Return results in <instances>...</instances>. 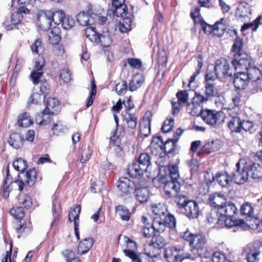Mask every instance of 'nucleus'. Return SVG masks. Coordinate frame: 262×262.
I'll list each match as a JSON object with an SVG mask.
<instances>
[{
    "label": "nucleus",
    "mask_w": 262,
    "mask_h": 262,
    "mask_svg": "<svg viewBox=\"0 0 262 262\" xmlns=\"http://www.w3.org/2000/svg\"><path fill=\"white\" fill-rule=\"evenodd\" d=\"M184 199L181 204V213H183L189 219L197 217L199 213V207L197 203L192 200L185 199V196L181 195V199Z\"/></svg>",
    "instance_id": "obj_6"
},
{
    "label": "nucleus",
    "mask_w": 262,
    "mask_h": 262,
    "mask_svg": "<svg viewBox=\"0 0 262 262\" xmlns=\"http://www.w3.org/2000/svg\"><path fill=\"white\" fill-rule=\"evenodd\" d=\"M214 70L215 75L218 78L230 76L232 75L229 63L224 58L217 59L216 61Z\"/></svg>",
    "instance_id": "obj_9"
},
{
    "label": "nucleus",
    "mask_w": 262,
    "mask_h": 262,
    "mask_svg": "<svg viewBox=\"0 0 262 262\" xmlns=\"http://www.w3.org/2000/svg\"><path fill=\"white\" fill-rule=\"evenodd\" d=\"M212 259L213 262H226L227 260L225 255L219 252H214Z\"/></svg>",
    "instance_id": "obj_64"
},
{
    "label": "nucleus",
    "mask_w": 262,
    "mask_h": 262,
    "mask_svg": "<svg viewBox=\"0 0 262 262\" xmlns=\"http://www.w3.org/2000/svg\"><path fill=\"white\" fill-rule=\"evenodd\" d=\"M17 123L20 126L27 127L33 123V121L30 115L25 113L19 117Z\"/></svg>",
    "instance_id": "obj_42"
},
{
    "label": "nucleus",
    "mask_w": 262,
    "mask_h": 262,
    "mask_svg": "<svg viewBox=\"0 0 262 262\" xmlns=\"http://www.w3.org/2000/svg\"><path fill=\"white\" fill-rule=\"evenodd\" d=\"M132 21L130 18L126 17L123 19L118 25V28L121 32L126 33L132 29Z\"/></svg>",
    "instance_id": "obj_45"
},
{
    "label": "nucleus",
    "mask_w": 262,
    "mask_h": 262,
    "mask_svg": "<svg viewBox=\"0 0 262 262\" xmlns=\"http://www.w3.org/2000/svg\"><path fill=\"white\" fill-rule=\"evenodd\" d=\"M94 244V240L91 237L85 238L80 241L79 243L77 252L80 255H83L87 253L90 248H92Z\"/></svg>",
    "instance_id": "obj_29"
},
{
    "label": "nucleus",
    "mask_w": 262,
    "mask_h": 262,
    "mask_svg": "<svg viewBox=\"0 0 262 262\" xmlns=\"http://www.w3.org/2000/svg\"><path fill=\"white\" fill-rule=\"evenodd\" d=\"M51 11L47 10L41 12L37 15V24L38 27L43 31H46L50 29L52 20L51 18Z\"/></svg>",
    "instance_id": "obj_15"
},
{
    "label": "nucleus",
    "mask_w": 262,
    "mask_h": 262,
    "mask_svg": "<svg viewBox=\"0 0 262 262\" xmlns=\"http://www.w3.org/2000/svg\"><path fill=\"white\" fill-rule=\"evenodd\" d=\"M60 29L54 27L50 32L49 34V40L51 43L53 45L57 44L61 39V36L59 34Z\"/></svg>",
    "instance_id": "obj_44"
},
{
    "label": "nucleus",
    "mask_w": 262,
    "mask_h": 262,
    "mask_svg": "<svg viewBox=\"0 0 262 262\" xmlns=\"http://www.w3.org/2000/svg\"><path fill=\"white\" fill-rule=\"evenodd\" d=\"M144 251L145 254L151 258L158 257L161 251L160 249L150 242L145 245Z\"/></svg>",
    "instance_id": "obj_37"
},
{
    "label": "nucleus",
    "mask_w": 262,
    "mask_h": 262,
    "mask_svg": "<svg viewBox=\"0 0 262 262\" xmlns=\"http://www.w3.org/2000/svg\"><path fill=\"white\" fill-rule=\"evenodd\" d=\"M225 20L222 18L220 21H217L213 26H210L205 23L202 24V27L203 31L206 34L213 33L214 35L218 36H222L225 30Z\"/></svg>",
    "instance_id": "obj_10"
},
{
    "label": "nucleus",
    "mask_w": 262,
    "mask_h": 262,
    "mask_svg": "<svg viewBox=\"0 0 262 262\" xmlns=\"http://www.w3.org/2000/svg\"><path fill=\"white\" fill-rule=\"evenodd\" d=\"M19 203L22 204L26 208H29L32 205L31 198L26 195L19 196Z\"/></svg>",
    "instance_id": "obj_62"
},
{
    "label": "nucleus",
    "mask_w": 262,
    "mask_h": 262,
    "mask_svg": "<svg viewBox=\"0 0 262 262\" xmlns=\"http://www.w3.org/2000/svg\"><path fill=\"white\" fill-rule=\"evenodd\" d=\"M65 16L64 13L62 10H58L54 12L51 11V15L50 16L52 22L53 21L57 25L61 24Z\"/></svg>",
    "instance_id": "obj_46"
},
{
    "label": "nucleus",
    "mask_w": 262,
    "mask_h": 262,
    "mask_svg": "<svg viewBox=\"0 0 262 262\" xmlns=\"http://www.w3.org/2000/svg\"><path fill=\"white\" fill-rule=\"evenodd\" d=\"M147 170L137 163L132 164L127 168V173L131 177L139 179Z\"/></svg>",
    "instance_id": "obj_25"
},
{
    "label": "nucleus",
    "mask_w": 262,
    "mask_h": 262,
    "mask_svg": "<svg viewBox=\"0 0 262 262\" xmlns=\"http://www.w3.org/2000/svg\"><path fill=\"white\" fill-rule=\"evenodd\" d=\"M119 136L117 135L116 130L114 135L110 138V142L111 144H114L116 146L115 150L117 155L121 156L122 154V149L120 147L121 140Z\"/></svg>",
    "instance_id": "obj_39"
},
{
    "label": "nucleus",
    "mask_w": 262,
    "mask_h": 262,
    "mask_svg": "<svg viewBox=\"0 0 262 262\" xmlns=\"http://www.w3.org/2000/svg\"><path fill=\"white\" fill-rule=\"evenodd\" d=\"M237 211V209L233 203L230 202L225 204L223 207L218 208L217 224L221 225L224 224L229 228L233 226L246 227L247 224L244 221L234 219Z\"/></svg>",
    "instance_id": "obj_1"
},
{
    "label": "nucleus",
    "mask_w": 262,
    "mask_h": 262,
    "mask_svg": "<svg viewBox=\"0 0 262 262\" xmlns=\"http://www.w3.org/2000/svg\"><path fill=\"white\" fill-rule=\"evenodd\" d=\"M80 211L81 207L80 205H77L71 209L69 214V220L72 222V220L74 219L79 220Z\"/></svg>",
    "instance_id": "obj_59"
},
{
    "label": "nucleus",
    "mask_w": 262,
    "mask_h": 262,
    "mask_svg": "<svg viewBox=\"0 0 262 262\" xmlns=\"http://www.w3.org/2000/svg\"><path fill=\"white\" fill-rule=\"evenodd\" d=\"M127 83L125 81L122 80L121 82L116 85L115 90L117 94L119 95L124 94L127 91Z\"/></svg>",
    "instance_id": "obj_60"
},
{
    "label": "nucleus",
    "mask_w": 262,
    "mask_h": 262,
    "mask_svg": "<svg viewBox=\"0 0 262 262\" xmlns=\"http://www.w3.org/2000/svg\"><path fill=\"white\" fill-rule=\"evenodd\" d=\"M235 108V111L230 109L229 112H228V114L231 117V119L228 123V126L231 132L239 133L241 130L242 120L241 119L238 113L239 108Z\"/></svg>",
    "instance_id": "obj_13"
},
{
    "label": "nucleus",
    "mask_w": 262,
    "mask_h": 262,
    "mask_svg": "<svg viewBox=\"0 0 262 262\" xmlns=\"http://www.w3.org/2000/svg\"><path fill=\"white\" fill-rule=\"evenodd\" d=\"M248 73H247L249 77V79L251 80L253 82V85H256V84L259 85L260 87L262 84V67L260 69L257 68L256 67H250L248 68Z\"/></svg>",
    "instance_id": "obj_20"
},
{
    "label": "nucleus",
    "mask_w": 262,
    "mask_h": 262,
    "mask_svg": "<svg viewBox=\"0 0 262 262\" xmlns=\"http://www.w3.org/2000/svg\"><path fill=\"white\" fill-rule=\"evenodd\" d=\"M23 140L19 134L14 133L10 135L8 143L11 146L18 149L22 146Z\"/></svg>",
    "instance_id": "obj_36"
},
{
    "label": "nucleus",
    "mask_w": 262,
    "mask_h": 262,
    "mask_svg": "<svg viewBox=\"0 0 262 262\" xmlns=\"http://www.w3.org/2000/svg\"><path fill=\"white\" fill-rule=\"evenodd\" d=\"M247 171L249 173V177L252 179H259L262 178V167L258 163H246Z\"/></svg>",
    "instance_id": "obj_24"
},
{
    "label": "nucleus",
    "mask_w": 262,
    "mask_h": 262,
    "mask_svg": "<svg viewBox=\"0 0 262 262\" xmlns=\"http://www.w3.org/2000/svg\"><path fill=\"white\" fill-rule=\"evenodd\" d=\"M13 166L16 170L21 172H24L28 167L27 162L21 158H18L14 161Z\"/></svg>",
    "instance_id": "obj_49"
},
{
    "label": "nucleus",
    "mask_w": 262,
    "mask_h": 262,
    "mask_svg": "<svg viewBox=\"0 0 262 262\" xmlns=\"http://www.w3.org/2000/svg\"><path fill=\"white\" fill-rule=\"evenodd\" d=\"M205 96L202 95L204 102L215 97L217 95V90L214 88L211 83H206L204 90H203Z\"/></svg>",
    "instance_id": "obj_28"
},
{
    "label": "nucleus",
    "mask_w": 262,
    "mask_h": 262,
    "mask_svg": "<svg viewBox=\"0 0 262 262\" xmlns=\"http://www.w3.org/2000/svg\"><path fill=\"white\" fill-rule=\"evenodd\" d=\"M10 212L17 220L21 219L25 215L23 208L21 207H13L10 210Z\"/></svg>",
    "instance_id": "obj_55"
},
{
    "label": "nucleus",
    "mask_w": 262,
    "mask_h": 262,
    "mask_svg": "<svg viewBox=\"0 0 262 262\" xmlns=\"http://www.w3.org/2000/svg\"><path fill=\"white\" fill-rule=\"evenodd\" d=\"M260 19L261 17L258 16L253 23L244 24L241 28V31L243 32L251 28L253 31H255L258 28Z\"/></svg>",
    "instance_id": "obj_53"
},
{
    "label": "nucleus",
    "mask_w": 262,
    "mask_h": 262,
    "mask_svg": "<svg viewBox=\"0 0 262 262\" xmlns=\"http://www.w3.org/2000/svg\"><path fill=\"white\" fill-rule=\"evenodd\" d=\"M134 194L136 199L140 203L146 202L149 198V193L146 187L135 188Z\"/></svg>",
    "instance_id": "obj_27"
},
{
    "label": "nucleus",
    "mask_w": 262,
    "mask_h": 262,
    "mask_svg": "<svg viewBox=\"0 0 262 262\" xmlns=\"http://www.w3.org/2000/svg\"><path fill=\"white\" fill-rule=\"evenodd\" d=\"M36 171L34 168L28 170L26 173V183L31 186L33 185L36 178Z\"/></svg>",
    "instance_id": "obj_52"
},
{
    "label": "nucleus",
    "mask_w": 262,
    "mask_h": 262,
    "mask_svg": "<svg viewBox=\"0 0 262 262\" xmlns=\"http://www.w3.org/2000/svg\"><path fill=\"white\" fill-rule=\"evenodd\" d=\"M123 253L125 256L132 259V262H142L137 254L133 251L125 249Z\"/></svg>",
    "instance_id": "obj_63"
},
{
    "label": "nucleus",
    "mask_w": 262,
    "mask_h": 262,
    "mask_svg": "<svg viewBox=\"0 0 262 262\" xmlns=\"http://www.w3.org/2000/svg\"><path fill=\"white\" fill-rule=\"evenodd\" d=\"M45 66V59L42 57H39L38 60L35 62L34 66V69L31 72L30 77L35 85L38 84L40 81L39 80L43 76V72L41 71L43 67Z\"/></svg>",
    "instance_id": "obj_14"
},
{
    "label": "nucleus",
    "mask_w": 262,
    "mask_h": 262,
    "mask_svg": "<svg viewBox=\"0 0 262 262\" xmlns=\"http://www.w3.org/2000/svg\"><path fill=\"white\" fill-rule=\"evenodd\" d=\"M183 238L189 242L200 257L207 258L210 256L207 247V238L204 235L194 234L187 230L184 232Z\"/></svg>",
    "instance_id": "obj_2"
},
{
    "label": "nucleus",
    "mask_w": 262,
    "mask_h": 262,
    "mask_svg": "<svg viewBox=\"0 0 262 262\" xmlns=\"http://www.w3.org/2000/svg\"><path fill=\"white\" fill-rule=\"evenodd\" d=\"M243 48V40L239 37H237L235 42L232 46V51L234 54H240L244 53L242 49Z\"/></svg>",
    "instance_id": "obj_57"
},
{
    "label": "nucleus",
    "mask_w": 262,
    "mask_h": 262,
    "mask_svg": "<svg viewBox=\"0 0 262 262\" xmlns=\"http://www.w3.org/2000/svg\"><path fill=\"white\" fill-rule=\"evenodd\" d=\"M180 136V128L177 129L172 139H168L162 145H159L161 149L166 154H170L175 149L176 144L178 142Z\"/></svg>",
    "instance_id": "obj_18"
},
{
    "label": "nucleus",
    "mask_w": 262,
    "mask_h": 262,
    "mask_svg": "<svg viewBox=\"0 0 262 262\" xmlns=\"http://www.w3.org/2000/svg\"><path fill=\"white\" fill-rule=\"evenodd\" d=\"M157 62L159 66L165 67L167 64L166 54L164 51H161L158 53Z\"/></svg>",
    "instance_id": "obj_61"
},
{
    "label": "nucleus",
    "mask_w": 262,
    "mask_h": 262,
    "mask_svg": "<svg viewBox=\"0 0 262 262\" xmlns=\"http://www.w3.org/2000/svg\"><path fill=\"white\" fill-rule=\"evenodd\" d=\"M223 115L222 112L209 109H205L201 112V117L207 124L213 126L220 123Z\"/></svg>",
    "instance_id": "obj_8"
},
{
    "label": "nucleus",
    "mask_w": 262,
    "mask_h": 262,
    "mask_svg": "<svg viewBox=\"0 0 262 262\" xmlns=\"http://www.w3.org/2000/svg\"><path fill=\"white\" fill-rule=\"evenodd\" d=\"M46 107L45 109V113L50 112V113L55 114L59 112L60 105L59 101L54 98H49L46 102Z\"/></svg>",
    "instance_id": "obj_30"
},
{
    "label": "nucleus",
    "mask_w": 262,
    "mask_h": 262,
    "mask_svg": "<svg viewBox=\"0 0 262 262\" xmlns=\"http://www.w3.org/2000/svg\"><path fill=\"white\" fill-rule=\"evenodd\" d=\"M236 168L235 171L233 173L232 180L237 184L245 183L249 177L245 160L240 159L236 164Z\"/></svg>",
    "instance_id": "obj_5"
},
{
    "label": "nucleus",
    "mask_w": 262,
    "mask_h": 262,
    "mask_svg": "<svg viewBox=\"0 0 262 262\" xmlns=\"http://www.w3.org/2000/svg\"><path fill=\"white\" fill-rule=\"evenodd\" d=\"M45 97L42 94L38 93V87H34L33 93L29 99V102L33 104H38L44 100Z\"/></svg>",
    "instance_id": "obj_41"
},
{
    "label": "nucleus",
    "mask_w": 262,
    "mask_h": 262,
    "mask_svg": "<svg viewBox=\"0 0 262 262\" xmlns=\"http://www.w3.org/2000/svg\"><path fill=\"white\" fill-rule=\"evenodd\" d=\"M247 262H258L259 259L260 251L254 244L247 245L244 249Z\"/></svg>",
    "instance_id": "obj_17"
},
{
    "label": "nucleus",
    "mask_w": 262,
    "mask_h": 262,
    "mask_svg": "<svg viewBox=\"0 0 262 262\" xmlns=\"http://www.w3.org/2000/svg\"><path fill=\"white\" fill-rule=\"evenodd\" d=\"M31 50L33 52H35L38 55L43 53L44 50L41 39H37L35 40L33 44L31 46Z\"/></svg>",
    "instance_id": "obj_54"
},
{
    "label": "nucleus",
    "mask_w": 262,
    "mask_h": 262,
    "mask_svg": "<svg viewBox=\"0 0 262 262\" xmlns=\"http://www.w3.org/2000/svg\"><path fill=\"white\" fill-rule=\"evenodd\" d=\"M201 94L195 93L191 103L186 105L187 112L193 116H201V112L203 110L202 104L204 103Z\"/></svg>",
    "instance_id": "obj_7"
},
{
    "label": "nucleus",
    "mask_w": 262,
    "mask_h": 262,
    "mask_svg": "<svg viewBox=\"0 0 262 262\" xmlns=\"http://www.w3.org/2000/svg\"><path fill=\"white\" fill-rule=\"evenodd\" d=\"M176 224V219L172 215L165 214L161 217L156 216L153 220V227L157 232H163L165 231L166 227L170 228L175 227Z\"/></svg>",
    "instance_id": "obj_4"
},
{
    "label": "nucleus",
    "mask_w": 262,
    "mask_h": 262,
    "mask_svg": "<svg viewBox=\"0 0 262 262\" xmlns=\"http://www.w3.org/2000/svg\"><path fill=\"white\" fill-rule=\"evenodd\" d=\"M151 119L148 116H144L140 124V133L145 137H147L150 133Z\"/></svg>",
    "instance_id": "obj_32"
},
{
    "label": "nucleus",
    "mask_w": 262,
    "mask_h": 262,
    "mask_svg": "<svg viewBox=\"0 0 262 262\" xmlns=\"http://www.w3.org/2000/svg\"><path fill=\"white\" fill-rule=\"evenodd\" d=\"M144 82V77L142 74H135L130 80L129 90L131 92L136 91L140 88Z\"/></svg>",
    "instance_id": "obj_26"
},
{
    "label": "nucleus",
    "mask_w": 262,
    "mask_h": 262,
    "mask_svg": "<svg viewBox=\"0 0 262 262\" xmlns=\"http://www.w3.org/2000/svg\"><path fill=\"white\" fill-rule=\"evenodd\" d=\"M241 212L243 215L252 217L254 215V208L249 203H245L241 207Z\"/></svg>",
    "instance_id": "obj_48"
},
{
    "label": "nucleus",
    "mask_w": 262,
    "mask_h": 262,
    "mask_svg": "<svg viewBox=\"0 0 262 262\" xmlns=\"http://www.w3.org/2000/svg\"><path fill=\"white\" fill-rule=\"evenodd\" d=\"M252 14L251 6L245 2L240 3L236 9L235 16L241 21L248 20Z\"/></svg>",
    "instance_id": "obj_12"
},
{
    "label": "nucleus",
    "mask_w": 262,
    "mask_h": 262,
    "mask_svg": "<svg viewBox=\"0 0 262 262\" xmlns=\"http://www.w3.org/2000/svg\"><path fill=\"white\" fill-rule=\"evenodd\" d=\"M215 179L219 185L222 187L229 186L232 180V178L226 172L217 173Z\"/></svg>",
    "instance_id": "obj_35"
},
{
    "label": "nucleus",
    "mask_w": 262,
    "mask_h": 262,
    "mask_svg": "<svg viewBox=\"0 0 262 262\" xmlns=\"http://www.w3.org/2000/svg\"><path fill=\"white\" fill-rule=\"evenodd\" d=\"M136 163L147 170L150 165V157L147 153H142L138 157Z\"/></svg>",
    "instance_id": "obj_40"
},
{
    "label": "nucleus",
    "mask_w": 262,
    "mask_h": 262,
    "mask_svg": "<svg viewBox=\"0 0 262 262\" xmlns=\"http://www.w3.org/2000/svg\"><path fill=\"white\" fill-rule=\"evenodd\" d=\"M116 213L123 221H128L130 219V213L129 210L123 205H118L116 207Z\"/></svg>",
    "instance_id": "obj_38"
},
{
    "label": "nucleus",
    "mask_w": 262,
    "mask_h": 262,
    "mask_svg": "<svg viewBox=\"0 0 262 262\" xmlns=\"http://www.w3.org/2000/svg\"><path fill=\"white\" fill-rule=\"evenodd\" d=\"M152 212L156 216H161V217L167 212V209L165 206L161 203L153 205L152 206Z\"/></svg>",
    "instance_id": "obj_51"
},
{
    "label": "nucleus",
    "mask_w": 262,
    "mask_h": 262,
    "mask_svg": "<svg viewBox=\"0 0 262 262\" xmlns=\"http://www.w3.org/2000/svg\"><path fill=\"white\" fill-rule=\"evenodd\" d=\"M75 25V21L73 18L68 15L64 17L61 25L62 28L66 30H69L72 28Z\"/></svg>",
    "instance_id": "obj_56"
},
{
    "label": "nucleus",
    "mask_w": 262,
    "mask_h": 262,
    "mask_svg": "<svg viewBox=\"0 0 262 262\" xmlns=\"http://www.w3.org/2000/svg\"><path fill=\"white\" fill-rule=\"evenodd\" d=\"M53 114L50 113V112H47L45 113V110L41 113V115H39L36 118V122L37 123L42 124H48L51 119V115Z\"/></svg>",
    "instance_id": "obj_43"
},
{
    "label": "nucleus",
    "mask_w": 262,
    "mask_h": 262,
    "mask_svg": "<svg viewBox=\"0 0 262 262\" xmlns=\"http://www.w3.org/2000/svg\"><path fill=\"white\" fill-rule=\"evenodd\" d=\"M210 202L213 207H217V209L223 207L226 204V198L222 193H215L210 196Z\"/></svg>",
    "instance_id": "obj_31"
},
{
    "label": "nucleus",
    "mask_w": 262,
    "mask_h": 262,
    "mask_svg": "<svg viewBox=\"0 0 262 262\" xmlns=\"http://www.w3.org/2000/svg\"><path fill=\"white\" fill-rule=\"evenodd\" d=\"M249 82V77L247 73L238 72L235 74L233 84L236 89H245Z\"/></svg>",
    "instance_id": "obj_21"
},
{
    "label": "nucleus",
    "mask_w": 262,
    "mask_h": 262,
    "mask_svg": "<svg viewBox=\"0 0 262 262\" xmlns=\"http://www.w3.org/2000/svg\"><path fill=\"white\" fill-rule=\"evenodd\" d=\"M95 41L100 42L104 47H108L112 43V39L110 37L109 33L107 32H103L101 34H97L96 37L95 38Z\"/></svg>",
    "instance_id": "obj_34"
},
{
    "label": "nucleus",
    "mask_w": 262,
    "mask_h": 262,
    "mask_svg": "<svg viewBox=\"0 0 262 262\" xmlns=\"http://www.w3.org/2000/svg\"><path fill=\"white\" fill-rule=\"evenodd\" d=\"M92 14L91 9H89L86 13L84 11L79 13L76 18L77 22L82 26L92 25L94 22V19L92 17Z\"/></svg>",
    "instance_id": "obj_23"
},
{
    "label": "nucleus",
    "mask_w": 262,
    "mask_h": 262,
    "mask_svg": "<svg viewBox=\"0 0 262 262\" xmlns=\"http://www.w3.org/2000/svg\"><path fill=\"white\" fill-rule=\"evenodd\" d=\"M176 96L177 98V101H176V99H173L171 103L172 105V114L174 116L177 115L180 112V91H179L177 94Z\"/></svg>",
    "instance_id": "obj_50"
},
{
    "label": "nucleus",
    "mask_w": 262,
    "mask_h": 262,
    "mask_svg": "<svg viewBox=\"0 0 262 262\" xmlns=\"http://www.w3.org/2000/svg\"><path fill=\"white\" fill-rule=\"evenodd\" d=\"M174 120L172 118H167L164 122L162 126V130L164 133H168L170 132L174 126Z\"/></svg>",
    "instance_id": "obj_58"
},
{
    "label": "nucleus",
    "mask_w": 262,
    "mask_h": 262,
    "mask_svg": "<svg viewBox=\"0 0 262 262\" xmlns=\"http://www.w3.org/2000/svg\"><path fill=\"white\" fill-rule=\"evenodd\" d=\"M250 63V57L246 53L234 54L232 64L235 70H248Z\"/></svg>",
    "instance_id": "obj_11"
},
{
    "label": "nucleus",
    "mask_w": 262,
    "mask_h": 262,
    "mask_svg": "<svg viewBox=\"0 0 262 262\" xmlns=\"http://www.w3.org/2000/svg\"><path fill=\"white\" fill-rule=\"evenodd\" d=\"M180 249L169 246L165 249L164 258L168 262H180Z\"/></svg>",
    "instance_id": "obj_22"
},
{
    "label": "nucleus",
    "mask_w": 262,
    "mask_h": 262,
    "mask_svg": "<svg viewBox=\"0 0 262 262\" xmlns=\"http://www.w3.org/2000/svg\"><path fill=\"white\" fill-rule=\"evenodd\" d=\"M117 187L123 193L127 194L135 189L136 185L128 178L122 177L118 181Z\"/></svg>",
    "instance_id": "obj_19"
},
{
    "label": "nucleus",
    "mask_w": 262,
    "mask_h": 262,
    "mask_svg": "<svg viewBox=\"0 0 262 262\" xmlns=\"http://www.w3.org/2000/svg\"><path fill=\"white\" fill-rule=\"evenodd\" d=\"M125 0H112V7L114 10H108L107 14H111L112 13L117 17H122L126 15L127 8L124 4Z\"/></svg>",
    "instance_id": "obj_16"
},
{
    "label": "nucleus",
    "mask_w": 262,
    "mask_h": 262,
    "mask_svg": "<svg viewBox=\"0 0 262 262\" xmlns=\"http://www.w3.org/2000/svg\"><path fill=\"white\" fill-rule=\"evenodd\" d=\"M152 244L155 245L160 250L164 248L166 245L165 239L160 235H155L150 242Z\"/></svg>",
    "instance_id": "obj_47"
},
{
    "label": "nucleus",
    "mask_w": 262,
    "mask_h": 262,
    "mask_svg": "<svg viewBox=\"0 0 262 262\" xmlns=\"http://www.w3.org/2000/svg\"><path fill=\"white\" fill-rule=\"evenodd\" d=\"M169 174L171 181L167 182L165 185V190L166 193L171 197L176 198L177 204H180V183L179 182L180 174L179 167L176 165H170L169 166Z\"/></svg>",
    "instance_id": "obj_3"
},
{
    "label": "nucleus",
    "mask_w": 262,
    "mask_h": 262,
    "mask_svg": "<svg viewBox=\"0 0 262 262\" xmlns=\"http://www.w3.org/2000/svg\"><path fill=\"white\" fill-rule=\"evenodd\" d=\"M123 120L130 129H135L137 124V117L135 114L125 112Z\"/></svg>",
    "instance_id": "obj_33"
}]
</instances>
